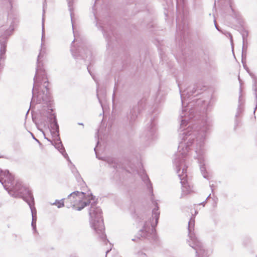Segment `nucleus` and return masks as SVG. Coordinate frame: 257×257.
<instances>
[{
    "label": "nucleus",
    "instance_id": "obj_1",
    "mask_svg": "<svg viewBox=\"0 0 257 257\" xmlns=\"http://www.w3.org/2000/svg\"><path fill=\"white\" fill-rule=\"evenodd\" d=\"M45 51L41 49L37 58V65L35 76L34 78V86L32 90L33 97L35 95V93L42 87L46 89L38 91L37 98L38 101L40 103L41 101L45 102L51 101V95L49 91L48 82L46 76V73L43 67V61L45 56Z\"/></svg>",
    "mask_w": 257,
    "mask_h": 257
},
{
    "label": "nucleus",
    "instance_id": "obj_2",
    "mask_svg": "<svg viewBox=\"0 0 257 257\" xmlns=\"http://www.w3.org/2000/svg\"><path fill=\"white\" fill-rule=\"evenodd\" d=\"M188 141L186 143L183 142L179 144L178 146V152L176 156L178 157L176 158L174 160V163L176 167L177 173L180 179V183L182 185V192L184 194L186 195L188 194L191 190V187L189 185L186 173L187 167L184 163V158L187 155L189 147L191 145L192 141L194 140V137L191 134L188 135Z\"/></svg>",
    "mask_w": 257,
    "mask_h": 257
},
{
    "label": "nucleus",
    "instance_id": "obj_3",
    "mask_svg": "<svg viewBox=\"0 0 257 257\" xmlns=\"http://www.w3.org/2000/svg\"><path fill=\"white\" fill-rule=\"evenodd\" d=\"M101 214V209L97 207L95 203H92L89 211L90 223L99 237L104 240L105 239L106 235L104 232V226Z\"/></svg>",
    "mask_w": 257,
    "mask_h": 257
},
{
    "label": "nucleus",
    "instance_id": "obj_4",
    "mask_svg": "<svg viewBox=\"0 0 257 257\" xmlns=\"http://www.w3.org/2000/svg\"><path fill=\"white\" fill-rule=\"evenodd\" d=\"M195 219L191 217L188 222V237L187 242L189 246L196 250V257H203L205 253L203 244L196 237L194 232Z\"/></svg>",
    "mask_w": 257,
    "mask_h": 257
},
{
    "label": "nucleus",
    "instance_id": "obj_5",
    "mask_svg": "<svg viewBox=\"0 0 257 257\" xmlns=\"http://www.w3.org/2000/svg\"><path fill=\"white\" fill-rule=\"evenodd\" d=\"M85 199V195L83 192L74 191L68 196L65 203L68 208L73 207L77 210H81L90 203Z\"/></svg>",
    "mask_w": 257,
    "mask_h": 257
},
{
    "label": "nucleus",
    "instance_id": "obj_6",
    "mask_svg": "<svg viewBox=\"0 0 257 257\" xmlns=\"http://www.w3.org/2000/svg\"><path fill=\"white\" fill-rule=\"evenodd\" d=\"M159 216L160 211H159V207L156 206L152 211V220L150 219V220L146 221L143 229L140 230L142 232V237H147L149 236V234L154 232L155 227L158 223Z\"/></svg>",
    "mask_w": 257,
    "mask_h": 257
},
{
    "label": "nucleus",
    "instance_id": "obj_7",
    "mask_svg": "<svg viewBox=\"0 0 257 257\" xmlns=\"http://www.w3.org/2000/svg\"><path fill=\"white\" fill-rule=\"evenodd\" d=\"M12 189L15 192L18 193L31 208V206L34 205V198L28 188L23 186L21 182L17 181Z\"/></svg>",
    "mask_w": 257,
    "mask_h": 257
},
{
    "label": "nucleus",
    "instance_id": "obj_8",
    "mask_svg": "<svg viewBox=\"0 0 257 257\" xmlns=\"http://www.w3.org/2000/svg\"><path fill=\"white\" fill-rule=\"evenodd\" d=\"M13 182L14 177L9 173V171L0 170V182L6 189L9 188L12 189L13 186H15Z\"/></svg>",
    "mask_w": 257,
    "mask_h": 257
},
{
    "label": "nucleus",
    "instance_id": "obj_9",
    "mask_svg": "<svg viewBox=\"0 0 257 257\" xmlns=\"http://www.w3.org/2000/svg\"><path fill=\"white\" fill-rule=\"evenodd\" d=\"M50 132L54 139H58V141L60 140L59 135V126L57 122L56 116L53 117V120L50 124Z\"/></svg>",
    "mask_w": 257,
    "mask_h": 257
},
{
    "label": "nucleus",
    "instance_id": "obj_10",
    "mask_svg": "<svg viewBox=\"0 0 257 257\" xmlns=\"http://www.w3.org/2000/svg\"><path fill=\"white\" fill-rule=\"evenodd\" d=\"M103 160L106 162L110 167L117 168L118 166L117 160L112 157H104Z\"/></svg>",
    "mask_w": 257,
    "mask_h": 257
},
{
    "label": "nucleus",
    "instance_id": "obj_11",
    "mask_svg": "<svg viewBox=\"0 0 257 257\" xmlns=\"http://www.w3.org/2000/svg\"><path fill=\"white\" fill-rule=\"evenodd\" d=\"M55 140V147L56 148L58 149L59 151L65 157V155L67 156L66 153L65 152L64 148L63 147L62 142L59 141H58V139H54Z\"/></svg>",
    "mask_w": 257,
    "mask_h": 257
},
{
    "label": "nucleus",
    "instance_id": "obj_12",
    "mask_svg": "<svg viewBox=\"0 0 257 257\" xmlns=\"http://www.w3.org/2000/svg\"><path fill=\"white\" fill-rule=\"evenodd\" d=\"M139 113V108L137 107H133L130 111V117L131 121H134L138 116Z\"/></svg>",
    "mask_w": 257,
    "mask_h": 257
},
{
    "label": "nucleus",
    "instance_id": "obj_13",
    "mask_svg": "<svg viewBox=\"0 0 257 257\" xmlns=\"http://www.w3.org/2000/svg\"><path fill=\"white\" fill-rule=\"evenodd\" d=\"M1 43V50H0V59L3 58V56L5 55L6 52V40H3L0 39Z\"/></svg>",
    "mask_w": 257,
    "mask_h": 257
},
{
    "label": "nucleus",
    "instance_id": "obj_14",
    "mask_svg": "<svg viewBox=\"0 0 257 257\" xmlns=\"http://www.w3.org/2000/svg\"><path fill=\"white\" fill-rule=\"evenodd\" d=\"M31 209L32 215V226L33 229H36V210L35 208H33L32 206L30 208Z\"/></svg>",
    "mask_w": 257,
    "mask_h": 257
},
{
    "label": "nucleus",
    "instance_id": "obj_15",
    "mask_svg": "<svg viewBox=\"0 0 257 257\" xmlns=\"http://www.w3.org/2000/svg\"><path fill=\"white\" fill-rule=\"evenodd\" d=\"M242 42H243V50H244V46L245 43H247V39L246 37L247 36V33L246 32H244L242 34ZM243 52V50H242V52Z\"/></svg>",
    "mask_w": 257,
    "mask_h": 257
},
{
    "label": "nucleus",
    "instance_id": "obj_16",
    "mask_svg": "<svg viewBox=\"0 0 257 257\" xmlns=\"http://www.w3.org/2000/svg\"><path fill=\"white\" fill-rule=\"evenodd\" d=\"M53 204H55L56 205H57L58 208H61L64 206V202L63 201V200L62 199L60 201L56 200Z\"/></svg>",
    "mask_w": 257,
    "mask_h": 257
},
{
    "label": "nucleus",
    "instance_id": "obj_17",
    "mask_svg": "<svg viewBox=\"0 0 257 257\" xmlns=\"http://www.w3.org/2000/svg\"><path fill=\"white\" fill-rule=\"evenodd\" d=\"M81 56V57L83 58V59H85V58H87L88 56H91V53L90 51L89 50H87L86 51V56H85L81 52V53L79 54Z\"/></svg>",
    "mask_w": 257,
    "mask_h": 257
},
{
    "label": "nucleus",
    "instance_id": "obj_18",
    "mask_svg": "<svg viewBox=\"0 0 257 257\" xmlns=\"http://www.w3.org/2000/svg\"><path fill=\"white\" fill-rule=\"evenodd\" d=\"M200 170H201V173H202V175H203V177L205 178H207V176H206L205 173V168L204 166H201L200 167Z\"/></svg>",
    "mask_w": 257,
    "mask_h": 257
},
{
    "label": "nucleus",
    "instance_id": "obj_19",
    "mask_svg": "<svg viewBox=\"0 0 257 257\" xmlns=\"http://www.w3.org/2000/svg\"><path fill=\"white\" fill-rule=\"evenodd\" d=\"M44 19H43V23H42V44L41 45H43V37H44Z\"/></svg>",
    "mask_w": 257,
    "mask_h": 257
},
{
    "label": "nucleus",
    "instance_id": "obj_20",
    "mask_svg": "<svg viewBox=\"0 0 257 257\" xmlns=\"http://www.w3.org/2000/svg\"><path fill=\"white\" fill-rule=\"evenodd\" d=\"M204 140V138L203 137H202L201 138V141L199 143H197V146H199V147H201L203 144Z\"/></svg>",
    "mask_w": 257,
    "mask_h": 257
},
{
    "label": "nucleus",
    "instance_id": "obj_21",
    "mask_svg": "<svg viewBox=\"0 0 257 257\" xmlns=\"http://www.w3.org/2000/svg\"><path fill=\"white\" fill-rule=\"evenodd\" d=\"M180 125L181 127H183V126L186 125V121L184 119H182L181 121Z\"/></svg>",
    "mask_w": 257,
    "mask_h": 257
},
{
    "label": "nucleus",
    "instance_id": "obj_22",
    "mask_svg": "<svg viewBox=\"0 0 257 257\" xmlns=\"http://www.w3.org/2000/svg\"><path fill=\"white\" fill-rule=\"evenodd\" d=\"M254 91H255V95L256 104V107L254 109V112H255L256 109L257 108V89H256V88H254Z\"/></svg>",
    "mask_w": 257,
    "mask_h": 257
},
{
    "label": "nucleus",
    "instance_id": "obj_23",
    "mask_svg": "<svg viewBox=\"0 0 257 257\" xmlns=\"http://www.w3.org/2000/svg\"><path fill=\"white\" fill-rule=\"evenodd\" d=\"M151 125H152V126H151V128H150V131L151 133H153L154 131V124H151Z\"/></svg>",
    "mask_w": 257,
    "mask_h": 257
},
{
    "label": "nucleus",
    "instance_id": "obj_24",
    "mask_svg": "<svg viewBox=\"0 0 257 257\" xmlns=\"http://www.w3.org/2000/svg\"><path fill=\"white\" fill-rule=\"evenodd\" d=\"M71 51L73 56L76 57L77 56V55L74 53V50L73 49H71Z\"/></svg>",
    "mask_w": 257,
    "mask_h": 257
},
{
    "label": "nucleus",
    "instance_id": "obj_25",
    "mask_svg": "<svg viewBox=\"0 0 257 257\" xmlns=\"http://www.w3.org/2000/svg\"><path fill=\"white\" fill-rule=\"evenodd\" d=\"M146 180H147V181H149V178H148V176H146L145 177L144 179V181H145Z\"/></svg>",
    "mask_w": 257,
    "mask_h": 257
},
{
    "label": "nucleus",
    "instance_id": "obj_26",
    "mask_svg": "<svg viewBox=\"0 0 257 257\" xmlns=\"http://www.w3.org/2000/svg\"><path fill=\"white\" fill-rule=\"evenodd\" d=\"M229 35L230 37V40H231V41H232V37L230 34H229Z\"/></svg>",
    "mask_w": 257,
    "mask_h": 257
},
{
    "label": "nucleus",
    "instance_id": "obj_27",
    "mask_svg": "<svg viewBox=\"0 0 257 257\" xmlns=\"http://www.w3.org/2000/svg\"><path fill=\"white\" fill-rule=\"evenodd\" d=\"M8 35V32L7 31L6 32L5 34V37Z\"/></svg>",
    "mask_w": 257,
    "mask_h": 257
},
{
    "label": "nucleus",
    "instance_id": "obj_28",
    "mask_svg": "<svg viewBox=\"0 0 257 257\" xmlns=\"http://www.w3.org/2000/svg\"><path fill=\"white\" fill-rule=\"evenodd\" d=\"M70 5H71V2H68V5H69V7H70Z\"/></svg>",
    "mask_w": 257,
    "mask_h": 257
},
{
    "label": "nucleus",
    "instance_id": "obj_29",
    "mask_svg": "<svg viewBox=\"0 0 257 257\" xmlns=\"http://www.w3.org/2000/svg\"><path fill=\"white\" fill-rule=\"evenodd\" d=\"M109 252V250H107V251H106V255H107V254Z\"/></svg>",
    "mask_w": 257,
    "mask_h": 257
},
{
    "label": "nucleus",
    "instance_id": "obj_30",
    "mask_svg": "<svg viewBox=\"0 0 257 257\" xmlns=\"http://www.w3.org/2000/svg\"><path fill=\"white\" fill-rule=\"evenodd\" d=\"M33 138H34V139H35V140H36L37 141H38V140L37 139H36L35 138V137H34V136H33Z\"/></svg>",
    "mask_w": 257,
    "mask_h": 257
},
{
    "label": "nucleus",
    "instance_id": "obj_31",
    "mask_svg": "<svg viewBox=\"0 0 257 257\" xmlns=\"http://www.w3.org/2000/svg\"><path fill=\"white\" fill-rule=\"evenodd\" d=\"M93 197H94L91 195V199H92V200H94V199L93 198Z\"/></svg>",
    "mask_w": 257,
    "mask_h": 257
},
{
    "label": "nucleus",
    "instance_id": "obj_32",
    "mask_svg": "<svg viewBox=\"0 0 257 257\" xmlns=\"http://www.w3.org/2000/svg\"><path fill=\"white\" fill-rule=\"evenodd\" d=\"M87 69H88V71H89V73L90 74V75H92V74H91V73L90 72V71H89V68H88V67H87Z\"/></svg>",
    "mask_w": 257,
    "mask_h": 257
},
{
    "label": "nucleus",
    "instance_id": "obj_33",
    "mask_svg": "<svg viewBox=\"0 0 257 257\" xmlns=\"http://www.w3.org/2000/svg\"><path fill=\"white\" fill-rule=\"evenodd\" d=\"M78 124H79V125H83V124L82 123H79Z\"/></svg>",
    "mask_w": 257,
    "mask_h": 257
},
{
    "label": "nucleus",
    "instance_id": "obj_34",
    "mask_svg": "<svg viewBox=\"0 0 257 257\" xmlns=\"http://www.w3.org/2000/svg\"><path fill=\"white\" fill-rule=\"evenodd\" d=\"M183 95H184V94H181V96L182 98Z\"/></svg>",
    "mask_w": 257,
    "mask_h": 257
},
{
    "label": "nucleus",
    "instance_id": "obj_35",
    "mask_svg": "<svg viewBox=\"0 0 257 257\" xmlns=\"http://www.w3.org/2000/svg\"><path fill=\"white\" fill-rule=\"evenodd\" d=\"M215 27H216V29H218L217 26L216 25H215Z\"/></svg>",
    "mask_w": 257,
    "mask_h": 257
},
{
    "label": "nucleus",
    "instance_id": "obj_36",
    "mask_svg": "<svg viewBox=\"0 0 257 257\" xmlns=\"http://www.w3.org/2000/svg\"><path fill=\"white\" fill-rule=\"evenodd\" d=\"M210 186H211V188H212V186L211 185H210ZM212 190H213V189H212Z\"/></svg>",
    "mask_w": 257,
    "mask_h": 257
},
{
    "label": "nucleus",
    "instance_id": "obj_37",
    "mask_svg": "<svg viewBox=\"0 0 257 257\" xmlns=\"http://www.w3.org/2000/svg\"><path fill=\"white\" fill-rule=\"evenodd\" d=\"M210 196V194L209 195V196H208L207 198H208Z\"/></svg>",
    "mask_w": 257,
    "mask_h": 257
},
{
    "label": "nucleus",
    "instance_id": "obj_38",
    "mask_svg": "<svg viewBox=\"0 0 257 257\" xmlns=\"http://www.w3.org/2000/svg\"><path fill=\"white\" fill-rule=\"evenodd\" d=\"M196 150H196V152H197V151H198V148H196Z\"/></svg>",
    "mask_w": 257,
    "mask_h": 257
},
{
    "label": "nucleus",
    "instance_id": "obj_39",
    "mask_svg": "<svg viewBox=\"0 0 257 257\" xmlns=\"http://www.w3.org/2000/svg\"><path fill=\"white\" fill-rule=\"evenodd\" d=\"M240 96L239 97V101H240Z\"/></svg>",
    "mask_w": 257,
    "mask_h": 257
}]
</instances>
